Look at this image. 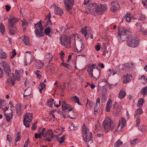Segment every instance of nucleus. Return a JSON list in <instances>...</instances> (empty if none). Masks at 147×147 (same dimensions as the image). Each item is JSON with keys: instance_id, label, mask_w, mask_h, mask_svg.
Here are the masks:
<instances>
[{"instance_id": "obj_44", "label": "nucleus", "mask_w": 147, "mask_h": 147, "mask_svg": "<svg viewBox=\"0 0 147 147\" xmlns=\"http://www.w3.org/2000/svg\"><path fill=\"white\" fill-rule=\"evenodd\" d=\"M142 95H144L147 93V86H146L142 89L141 92Z\"/></svg>"}, {"instance_id": "obj_46", "label": "nucleus", "mask_w": 147, "mask_h": 147, "mask_svg": "<svg viewBox=\"0 0 147 147\" xmlns=\"http://www.w3.org/2000/svg\"><path fill=\"white\" fill-rule=\"evenodd\" d=\"M30 94L31 92L30 90H28L27 89H26V90L25 91V92L24 95V97L27 96H28L30 95Z\"/></svg>"}, {"instance_id": "obj_31", "label": "nucleus", "mask_w": 147, "mask_h": 147, "mask_svg": "<svg viewBox=\"0 0 147 147\" xmlns=\"http://www.w3.org/2000/svg\"><path fill=\"white\" fill-rule=\"evenodd\" d=\"M113 107L115 109H116V110L119 112L120 111L121 109H122L121 107L119 106L117 102H115L114 104L113 105Z\"/></svg>"}, {"instance_id": "obj_37", "label": "nucleus", "mask_w": 147, "mask_h": 147, "mask_svg": "<svg viewBox=\"0 0 147 147\" xmlns=\"http://www.w3.org/2000/svg\"><path fill=\"white\" fill-rule=\"evenodd\" d=\"M22 26L24 28V30L26 29V27L28 25V22L26 20L24 19H23V20L22 21Z\"/></svg>"}, {"instance_id": "obj_14", "label": "nucleus", "mask_w": 147, "mask_h": 147, "mask_svg": "<svg viewBox=\"0 0 147 147\" xmlns=\"http://www.w3.org/2000/svg\"><path fill=\"white\" fill-rule=\"evenodd\" d=\"M8 30L10 34L13 35L15 34V31L16 30V26H8Z\"/></svg>"}, {"instance_id": "obj_56", "label": "nucleus", "mask_w": 147, "mask_h": 147, "mask_svg": "<svg viewBox=\"0 0 147 147\" xmlns=\"http://www.w3.org/2000/svg\"><path fill=\"white\" fill-rule=\"evenodd\" d=\"M23 71L22 69H20L19 70H16L15 74L16 75H20L21 73H22Z\"/></svg>"}, {"instance_id": "obj_29", "label": "nucleus", "mask_w": 147, "mask_h": 147, "mask_svg": "<svg viewBox=\"0 0 147 147\" xmlns=\"http://www.w3.org/2000/svg\"><path fill=\"white\" fill-rule=\"evenodd\" d=\"M143 113V111L141 108L137 109L135 111L134 115L136 117L137 115L142 114Z\"/></svg>"}, {"instance_id": "obj_39", "label": "nucleus", "mask_w": 147, "mask_h": 147, "mask_svg": "<svg viewBox=\"0 0 147 147\" xmlns=\"http://www.w3.org/2000/svg\"><path fill=\"white\" fill-rule=\"evenodd\" d=\"M54 99L50 98L49 100L47 101V104L48 106L51 107L53 105V103L54 101Z\"/></svg>"}, {"instance_id": "obj_57", "label": "nucleus", "mask_w": 147, "mask_h": 147, "mask_svg": "<svg viewBox=\"0 0 147 147\" xmlns=\"http://www.w3.org/2000/svg\"><path fill=\"white\" fill-rule=\"evenodd\" d=\"M7 139L9 142H11L12 141V139L10 136L8 134L7 136Z\"/></svg>"}, {"instance_id": "obj_36", "label": "nucleus", "mask_w": 147, "mask_h": 147, "mask_svg": "<svg viewBox=\"0 0 147 147\" xmlns=\"http://www.w3.org/2000/svg\"><path fill=\"white\" fill-rule=\"evenodd\" d=\"M45 57L46 59H48L47 61L50 63L51 60L52 59L53 57L50 53H49L46 55Z\"/></svg>"}, {"instance_id": "obj_62", "label": "nucleus", "mask_w": 147, "mask_h": 147, "mask_svg": "<svg viewBox=\"0 0 147 147\" xmlns=\"http://www.w3.org/2000/svg\"><path fill=\"white\" fill-rule=\"evenodd\" d=\"M136 143V139H134L133 140H130V144L132 145H134Z\"/></svg>"}, {"instance_id": "obj_1", "label": "nucleus", "mask_w": 147, "mask_h": 147, "mask_svg": "<svg viewBox=\"0 0 147 147\" xmlns=\"http://www.w3.org/2000/svg\"><path fill=\"white\" fill-rule=\"evenodd\" d=\"M86 13H90L94 16H96L98 14H102L104 12L107 7L106 4L99 5L96 4H89Z\"/></svg>"}, {"instance_id": "obj_60", "label": "nucleus", "mask_w": 147, "mask_h": 147, "mask_svg": "<svg viewBox=\"0 0 147 147\" xmlns=\"http://www.w3.org/2000/svg\"><path fill=\"white\" fill-rule=\"evenodd\" d=\"M3 74L2 69L0 67V78H2L3 76Z\"/></svg>"}, {"instance_id": "obj_41", "label": "nucleus", "mask_w": 147, "mask_h": 147, "mask_svg": "<svg viewBox=\"0 0 147 147\" xmlns=\"http://www.w3.org/2000/svg\"><path fill=\"white\" fill-rule=\"evenodd\" d=\"M7 57V55L5 52L3 51H0V58L4 59Z\"/></svg>"}, {"instance_id": "obj_2", "label": "nucleus", "mask_w": 147, "mask_h": 147, "mask_svg": "<svg viewBox=\"0 0 147 147\" xmlns=\"http://www.w3.org/2000/svg\"><path fill=\"white\" fill-rule=\"evenodd\" d=\"M103 127L105 131L108 132L109 130L112 131L116 127L115 124L109 118L105 119L103 121Z\"/></svg>"}, {"instance_id": "obj_61", "label": "nucleus", "mask_w": 147, "mask_h": 147, "mask_svg": "<svg viewBox=\"0 0 147 147\" xmlns=\"http://www.w3.org/2000/svg\"><path fill=\"white\" fill-rule=\"evenodd\" d=\"M48 132L49 135L51 136V139H52L54 137V136L53 135V132L51 130H49L48 131Z\"/></svg>"}, {"instance_id": "obj_21", "label": "nucleus", "mask_w": 147, "mask_h": 147, "mask_svg": "<svg viewBox=\"0 0 147 147\" xmlns=\"http://www.w3.org/2000/svg\"><path fill=\"white\" fill-rule=\"evenodd\" d=\"M43 30H38L35 29V32L36 36L37 37H40L41 36H43L44 35V33L43 32Z\"/></svg>"}, {"instance_id": "obj_59", "label": "nucleus", "mask_w": 147, "mask_h": 147, "mask_svg": "<svg viewBox=\"0 0 147 147\" xmlns=\"http://www.w3.org/2000/svg\"><path fill=\"white\" fill-rule=\"evenodd\" d=\"M121 68V69H125L126 67V66L125 64L123 65H120L119 68Z\"/></svg>"}, {"instance_id": "obj_20", "label": "nucleus", "mask_w": 147, "mask_h": 147, "mask_svg": "<svg viewBox=\"0 0 147 147\" xmlns=\"http://www.w3.org/2000/svg\"><path fill=\"white\" fill-rule=\"evenodd\" d=\"M51 13L49 12V14L45 17V20L47 22V25L51 26L52 25V23L51 20Z\"/></svg>"}, {"instance_id": "obj_40", "label": "nucleus", "mask_w": 147, "mask_h": 147, "mask_svg": "<svg viewBox=\"0 0 147 147\" xmlns=\"http://www.w3.org/2000/svg\"><path fill=\"white\" fill-rule=\"evenodd\" d=\"M36 65L37 68L38 69H40L42 67L43 65V63L40 61H39L36 62Z\"/></svg>"}, {"instance_id": "obj_30", "label": "nucleus", "mask_w": 147, "mask_h": 147, "mask_svg": "<svg viewBox=\"0 0 147 147\" xmlns=\"http://www.w3.org/2000/svg\"><path fill=\"white\" fill-rule=\"evenodd\" d=\"M132 17V16L130 13H127L125 16L126 21L127 22H130L131 21Z\"/></svg>"}, {"instance_id": "obj_7", "label": "nucleus", "mask_w": 147, "mask_h": 147, "mask_svg": "<svg viewBox=\"0 0 147 147\" xmlns=\"http://www.w3.org/2000/svg\"><path fill=\"white\" fill-rule=\"evenodd\" d=\"M129 30H127L125 28H123L121 30L119 31V35L121 40L123 41H125L128 36V33L129 32Z\"/></svg>"}, {"instance_id": "obj_13", "label": "nucleus", "mask_w": 147, "mask_h": 147, "mask_svg": "<svg viewBox=\"0 0 147 147\" xmlns=\"http://www.w3.org/2000/svg\"><path fill=\"white\" fill-rule=\"evenodd\" d=\"M54 12L56 15L61 16L63 14V11L59 7H56L54 9Z\"/></svg>"}, {"instance_id": "obj_8", "label": "nucleus", "mask_w": 147, "mask_h": 147, "mask_svg": "<svg viewBox=\"0 0 147 147\" xmlns=\"http://www.w3.org/2000/svg\"><path fill=\"white\" fill-rule=\"evenodd\" d=\"M2 67L7 75L9 76L11 74V69L9 65L5 61H3L1 63Z\"/></svg>"}, {"instance_id": "obj_3", "label": "nucleus", "mask_w": 147, "mask_h": 147, "mask_svg": "<svg viewBox=\"0 0 147 147\" xmlns=\"http://www.w3.org/2000/svg\"><path fill=\"white\" fill-rule=\"evenodd\" d=\"M86 126L84 125L83 126L82 136L83 140L86 142H88L89 143L90 141L92 142V134L91 132H90L89 130L86 129Z\"/></svg>"}, {"instance_id": "obj_49", "label": "nucleus", "mask_w": 147, "mask_h": 147, "mask_svg": "<svg viewBox=\"0 0 147 147\" xmlns=\"http://www.w3.org/2000/svg\"><path fill=\"white\" fill-rule=\"evenodd\" d=\"M42 136L44 137H46L47 131H46V129L45 128H43L42 130Z\"/></svg>"}, {"instance_id": "obj_54", "label": "nucleus", "mask_w": 147, "mask_h": 147, "mask_svg": "<svg viewBox=\"0 0 147 147\" xmlns=\"http://www.w3.org/2000/svg\"><path fill=\"white\" fill-rule=\"evenodd\" d=\"M146 19V17L144 14H141L140 18V21L144 20Z\"/></svg>"}, {"instance_id": "obj_32", "label": "nucleus", "mask_w": 147, "mask_h": 147, "mask_svg": "<svg viewBox=\"0 0 147 147\" xmlns=\"http://www.w3.org/2000/svg\"><path fill=\"white\" fill-rule=\"evenodd\" d=\"M23 40L26 45H29V40L28 37L27 36H24Z\"/></svg>"}, {"instance_id": "obj_35", "label": "nucleus", "mask_w": 147, "mask_h": 147, "mask_svg": "<svg viewBox=\"0 0 147 147\" xmlns=\"http://www.w3.org/2000/svg\"><path fill=\"white\" fill-rule=\"evenodd\" d=\"M0 30L2 34H5V26L2 23H1L0 25Z\"/></svg>"}, {"instance_id": "obj_50", "label": "nucleus", "mask_w": 147, "mask_h": 147, "mask_svg": "<svg viewBox=\"0 0 147 147\" xmlns=\"http://www.w3.org/2000/svg\"><path fill=\"white\" fill-rule=\"evenodd\" d=\"M62 107L63 110L64 111L65 110L69 108L70 107V105L69 104H67L64 106L62 105Z\"/></svg>"}, {"instance_id": "obj_33", "label": "nucleus", "mask_w": 147, "mask_h": 147, "mask_svg": "<svg viewBox=\"0 0 147 147\" xmlns=\"http://www.w3.org/2000/svg\"><path fill=\"white\" fill-rule=\"evenodd\" d=\"M46 84H44V82H41L40 84L39 87V91L40 93L42 92V90L45 87Z\"/></svg>"}, {"instance_id": "obj_18", "label": "nucleus", "mask_w": 147, "mask_h": 147, "mask_svg": "<svg viewBox=\"0 0 147 147\" xmlns=\"http://www.w3.org/2000/svg\"><path fill=\"white\" fill-rule=\"evenodd\" d=\"M100 98H97L96 99V103L94 107V112H97L100 107Z\"/></svg>"}, {"instance_id": "obj_34", "label": "nucleus", "mask_w": 147, "mask_h": 147, "mask_svg": "<svg viewBox=\"0 0 147 147\" xmlns=\"http://www.w3.org/2000/svg\"><path fill=\"white\" fill-rule=\"evenodd\" d=\"M51 28L49 27H47L46 28L45 30V33L46 35H48L49 36L51 37V35L50 34L51 32Z\"/></svg>"}, {"instance_id": "obj_23", "label": "nucleus", "mask_w": 147, "mask_h": 147, "mask_svg": "<svg viewBox=\"0 0 147 147\" xmlns=\"http://www.w3.org/2000/svg\"><path fill=\"white\" fill-rule=\"evenodd\" d=\"M93 73L94 76H93V77L92 78H95L96 79L99 78L100 76V69H98L97 68L96 70H94L93 71Z\"/></svg>"}, {"instance_id": "obj_22", "label": "nucleus", "mask_w": 147, "mask_h": 147, "mask_svg": "<svg viewBox=\"0 0 147 147\" xmlns=\"http://www.w3.org/2000/svg\"><path fill=\"white\" fill-rule=\"evenodd\" d=\"M84 48V45L82 43L79 44L76 46V49L78 53H80L83 50Z\"/></svg>"}, {"instance_id": "obj_17", "label": "nucleus", "mask_w": 147, "mask_h": 147, "mask_svg": "<svg viewBox=\"0 0 147 147\" xmlns=\"http://www.w3.org/2000/svg\"><path fill=\"white\" fill-rule=\"evenodd\" d=\"M41 21V20L39 21L36 24H35L34 29L35 30L38 29V30H43L44 28L42 26Z\"/></svg>"}, {"instance_id": "obj_52", "label": "nucleus", "mask_w": 147, "mask_h": 147, "mask_svg": "<svg viewBox=\"0 0 147 147\" xmlns=\"http://www.w3.org/2000/svg\"><path fill=\"white\" fill-rule=\"evenodd\" d=\"M102 98L101 99V102H104L107 99V97L106 96V95L104 94H102Z\"/></svg>"}, {"instance_id": "obj_43", "label": "nucleus", "mask_w": 147, "mask_h": 147, "mask_svg": "<svg viewBox=\"0 0 147 147\" xmlns=\"http://www.w3.org/2000/svg\"><path fill=\"white\" fill-rule=\"evenodd\" d=\"M144 99L143 98H140L138 101V102L137 104V106L138 107H140L143 104Z\"/></svg>"}, {"instance_id": "obj_4", "label": "nucleus", "mask_w": 147, "mask_h": 147, "mask_svg": "<svg viewBox=\"0 0 147 147\" xmlns=\"http://www.w3.org/2000/svg\"><path fill=\"white\" fill-rule=\"evenodd\" d=\"M32 117V114L31 113H27L24 115L23 123L26 127H29L30 123L31 121Z\"/></svg>"}, {"instance_id": "obj_64", "label": "nucleus", "mask_w": 147, "mask_h": 147, "mask_svg": "<svg viewBox=\"0 0 147 147\" xmlns=\"http://www.w3.org/2000/svg\"><path fill=\"white\" fill-rule=\"evenodd\" d=\"M144 6L146 8H147V0H145L144 1H142Z\"/></svg>"}, {"instance_id": "obj_19", "label": "nucleus", "mask_w": 147, "mask_h": 147, "mask_svg": "<svg viewBox=\"0 0 147 147\" xmlns=\"http://www.w3.org/2000/svg\"><path fill=\"white\" fill-rule=\"evenodd\" d=\"M11 112H10L9 113H8L7 111H5V114L6 116V119L8 122H10L11 119L12 118L13 116L12 113H11L12 111L11 110Z\"/></svg>"}, {"instance_id": "obj_11", "label": "nucleus", "mask_w": 147, "mask_h": 147, "mask_svg": "<svg viewBox=\"0 0 147 147\" xmlns=\"http://www.w3.org/2000/svg\"><path fill=\"white\" fill-rule=\"evenodd\" d=\"M8 25L9 26H16L15 24L18 22V19L15 18L13 16L10 18L8 19Z\"/></svg>"}, {"instance_id": "obj_26", "label": "nucleus", "mask_w": 147, "mask_h": 147, "mask_svg": "<svg viewBox=\"0 0 147 147\" xmlns=\"http://www.w3.org/2000/svg\"><path fill=\"white\" fill-rule=\"evenodd\" d=\"M71 100L76 103H77L78 105H81V104L79 101L78 97L76 96H74L71 98Z\"/></svg>"}, {"instance_id": "obj_27", "label": "nucleus", "mask_w": 147, "mask_h": 147, "mask_svg": "<svg viewBox=\"0 0 147 147\" xmlns=\"http://www.w3.org/2000/svg\"><path fill=\"white\" fill-rule=\"evenodd\" d=\"M16 111L17 114L19 115H21L23 113L21 111V105L19 104L17 105Z\"/></svg>"}, {"instance_id": "obj_5", "label": "nucleus", "mask_w": 147, "mask_h": 147, "mask_svg": "<svg viewBox=\"0 0 147 147\" xmlns=\"http://www.w3.org/2000/svg\"><path fill=\"white\" fill-rule=\"evenodd\" d=\"M60 40L62 45H64L66 48H71V40L69 37L65 36L64 37H61Z\"/></svg>"}, {"instance_id": "obj_15", "label": "nucleus", "mask_w": 147, "mask_h": 147, "mask_svg": "<svg viewBox=\"0 0 147 147\" xmlns=\"http://www.w3.org/2000/svg\"><path fill=\"white\" fill-rule=\"evenodd\" d=\"M112 101L111 99H109L107 102L105 110L107 112H109L111 107Z\"/></svg>"}, {"instance_id": "obj_47", "label": "nucleus", "mask_w": 147, "mask_h": 147, "mask_svg": "<svg viewBox=\"0 0 147 147\" xmlns=\"http://www.w3.org/2000/svg\"><path fill=\"white\" fill-rule=\"evenodd\" d=\"M74 4H70L69 3H65V6L67 11H69L71 9V5Z\"/></svg>"}, {"instance_id": "obj_24", "label": "nucleus", "mask_w": 147, "mask_h": 147, "mask_svg": "<svg viewBox=\"0 0 147 147\" xmlns=\"http://www.w3.org/2000/svg\"><path fill=\"white\" fill-rule=\"evenodd\" d=\"M93 69L89 65L87 69V71L88 73L89 76L92 78L93 77Z\"/></svg>"}, {"instance_id": "obj_45", "label": "nucleus", "mask_w": 147, "mask_h": 147, "mask_svg": "<svg viewBox=\"0 0 147 147\" xmlns=\"http://www.w3.org/2000/svg\"><path fill=\"white\" fill-rule=\"evenodd\" d=\"M65 136H63L60 138H59L57 139L58 141L60 144L62 143L65 139Z\"/></svg>"}, {"instance_id": "obj_51", "label": "nucleus", "mask_w": 147, "mask_h": 147, "mask_svg": "<svg viewBox=\"0 0 147 147\" xmlns=\"http://www.w3.org/2000/svg\"><path fill=\"white\" fill-rule=\"evenodd\" d=\"M65 3H69L70 4H74V0H63Z\"/></svg>"}, {"instance_id": "obj_12", "label": "nucleus", "mask_w": 147, "mask_h": 147, "mask_svg": "<svg viewBox=\"0 0 147 147\" xmlns=\"http://www.w3.org/2000/svg\"><path fill=\"white\" fill-rule=\"evenodd\" d=\"M136 26H138V28L139 31L142 32L143 34L144 35H147V29L144 30V28L141 25H140L139 23L138 22L136 24Z\"/></svg>"}, {"instance_id": "obj_38", "label": "nucleus", "mask_w": 147, "mask_h": 147, "mask_svg": "<svg viewBox=\"0 0 147 147\" xmlns=\"http://www.w3.org/2000/svg\"><path fill=\"white\" fill-rule=\"evenodd\" d=\"M123 144V142L119 140H118L115 143L114 147H119Z\"/></svg>"}, {"instance_id": "obj_10", "label": "nucleus", "mask_w": 147, "mask_h": 147, "mask_svg": "<svg viewBox=\"0 0 147 147\" xmlns=\"http://www.w3.org/2000/svg\"><path fill=\"white\" fill-rule=\"evenodd\" d=\"M126 121L125 119L123 117H121L119 121V124L118 125V127L117 129H115L116 132L118 131V129L120 125H121V129H123L124 126L126 124Z\"/></svg>"}, {"instance_id": "obj_9", "label": "nucleus", "mask_w": 147, "mask_h": 147, "mask_svg": "<svg viewBox=\"0 0 147 147\" xmlns=\"http://www.w3.org/2000/svg\"><path fill=\"white\" fill-rule=\"evenodd\" d=\"M112 7L111 8V10L113 12H115L119 8V6L118 2L116 1H113L111 3Z\"/></svg>"}, {"instance_id": "obj_28", "label": "nucleus", "mask_w": 147, "mask_h": 147, "mask_svg": "<svg viewBox=\"0 0 147 147\" xmlns=\"http://www.w3.org/2000/svg\"><path fill=\"white\" fill-rule=\"evenodd\" d=\"M126 94V92L124 91L121 90L119 93L118 97L119 98L122 99L125 96Z\"/></svg>"}, {"instance_id": "obj_55", "label": "nucleus", "mask_w": 147, "mask_h": 147, "mask_svg": "<svg viewBox=\"0 0 147 147\" xmlns=\"http://www.w3.org/2000/svg\"><path fill=\"white\" fill-rule=\"evenodd\" d=\"M40 71L38 70H37L36 72V74L38 78H39V79H40L41 78V76L40 74Z\"/></svg>"}, {"instance_id": "obj_63", "label": "nucleus", "mask_w": 147, "mask_h": 147, "mask_svg": "<svg viewBox=\"0 0 147 147\" xmlns=\"http://www.w3.org/2000/svg\"><path fill=\"white\" fill-rule=\"evenodd\" d=\"M11 86H13L15 84L16 79L14 78H11Z\"/></svg>"}, {"instance_id": "obj_48", "label": "nucleus", "mask_w": 147, "mask_h": 147, "mask_svg": "<svg viewBox=\"0 0 147 147\" xmlns=\"http://www.w3.org/2000/svg\"><path fill=\"white\" fill-rule=\"evenodd\" d=\"M5 102L4 100L2 99L1 98H0V109L3 108V107L4 105H5Z\"/></svg>"}, {"instance_id": "obj_42", "label": "nucleus", "mask_w": 147, "mask_h": 147, "mask_svg": "<svg viewBox=\"0 0 147 147\" xmlns=\"http://www.w3.org/2000/svg\"><path fill=\"white\" fill-rule=\"evenodd\" d=\"M141 79L143 84L145 85L147 84V78L144 76H142L141 77Z\"/></svg>"}, {"instance_id": "obj_16", "label": "nucleus", "mask_w": 147, "mask_h": 147, "mask_svg": "<svg viewBox=\"0 0 147 147\" xmlns=\"http://www.w3.org/2000/svg\"><path fill=\"white\" fill-rule=\"evenodd\" d=\"M132 76L130 74H127L126 75H124L123 77V82L127 83L129 82L131 80V78Z\"/></svg>"}, {"instance_id": "obj_58", "label": "nucleus", "mask_w": 147, "mask_h": 147, "mask_svg": "<svg viewBox=\"0 0 147 147\" xmlns=\"http://www.w3.org/2000/svg\"><path fill=\"white\" fill-rule=\"evenodd\" d=\"M136 127H138L139 126V124L140 122V119L139 118L137 117L136 119Z\"/></svg>"}, {"instance_id": "obj_25", "label": "nucleus", "mask_w": 147, "mask_h": 147, "mask_svg": "<svg viewBox=\"0 0 147 147\" xmlns=\"http://www.w3.org/2000/svg\"><path fill=\"white\" fill-rule=\"evenodd\" d=\"M88 29L87 27H85L82 28L81 30V32L82 34H84L86 38V36H88Z\"/></svg>"}, {"instance_id": "obj_6", "label": "nucleus", "mask_w": 147, "mask_h": 147, "mask_svg": "<svg viewBox=\"0 0 147 147\" xmlns=\"http://www.w3.org/2000/svg\"><path fill=\"white\" fill-rule=\"evenodd\" d=\"M139 44V42L138 39L136 37H134L130 38L127 43L128 46L133 48L138 47Z\"/></svg>"}, {"instance_id": "obj_53", "label": "nucleus", "mask_w": 147, "mask_h": 147, "mask_svg": "<svg viewBox=\"0 0 147 147\" xmlns=\"http://www.w3.org/2000/svg\"><path fill=\"white\" fill-rule=\"evenodd\" d=\"M100 43H98L95 46V48L96 50L98 51H100Z\"/></svg>"}]
</instances>
